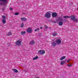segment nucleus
I'll use <instances>...</instances> for the list:
<instances>
[{"label":"nucleus","instance_id":"1","mask_svg":"<svg viewBox=\"0 0 78 78\" xmlns=\"http://www.w3.org/2000/svg\"><path fill=\"white\" fill-rule=\"evenodd\" d=\"M8 2V0H0V5H6Z\"/></svg>","mask_w":78,"mask_h":78},{"label":"nucleus","instance_id":"2","mask_svg":"<svg viewBox=\"0 0 78 78\" xmlns=\"http://www.w3.org/2000/svg\"><path fill=\"white\" fill-rule=\"evenodd\" d=\"M70 18H71V20H73V22H78V19H75V17L74 15H72L70 16Z\"/></svg>","mask_w":78,"mask_h":78},{"label":"nucleus","instance_id":"3","mask_svg":"<svg viewBox=\"0 0 78 78\" xmlns=\"http://www.w3.org/2000/svg\"><path fill=\"white\" fill-rule=\"evenodd\" d=\"M51 17V13L49 12H46L44 15V17L46 18H50Z\"/></svg>","mask_w":78,"mask_h":78},{"label":"nucleus","instance_id":"4","mask_svg":"<svg viewBox=\"0 0 78 78\" xmlns=\"http://www.w3.org/2000/svg\"><path fill=\"white\" fill-rule=\"evenodd\" d=\"M55 42L57 45H59L61 43V40L60 39H57L55 41Z\"/></svg>","mask_w":78,"mask_h":78},{"label":"nucleus","instance_id":"5","mask_svg":"<svg viewBox=\"0 0 78 78\" xmlns=\"http://www.w3.org/2000/svg\"><path fill=\"white\" fill-rule=\"evenodd\" d=\"M33 29L31 27L28 28L27 30V31L29 33H31L32 32Z\"/></svg>","mask_w":78,"mask_h":78},{"label":"nucleus","instance_id":"6","mask_svg":"<svg viewBox=\"0 0 78 78\" xmlns=\"http://www.w3.org/2000/svg\"><path fill=\"white\" fill-rule=\"evenodd\" d=\"M45 51L43 50H40L38 51V53L39 54H41V55H44L45 54Z\"/></svg>","mask_w":78,"mask_h":78},{"label":"nucleus","instance_id":"7","mask_svg":"<svg viewBox=\"0 0 78 78\" xmlns=\"http://www.w3.org/2000/svg\"><path fill=\"white\" fill-rule=\"evenodd\" d=\"M21 41H17L16 42V45H18V46H19V45H21Z\"/></svg>","mask_w":78,"mask_h":78},{"label":"nucleus","instance_id":"8","mask_svg":"<svg viewBox=\"0 0 78 78\" xmlns=\"http://www.w3.org/2000/svg\"><path fill=\"white\" fill-rule=\"evenodd\" d=\"M52 16L53 17H55L57 16V13L56 12L53 13L52 14Z\"/></svg>","mask_w":78,"mask_h":78},{"label":"nucleus","instance_id":"9","mask_svg":"<svg viewBox=\"0 0 78 78\" xmlns=\"http://www.w3.org/2000/svg\"><path fill=\"white\" fill-rule=\"evenodd\" d=\"M35 44V42H34V41H31L30 44V45H34Z\"/></svg>","mask_w":78,"mask_h":78},{"label":"nucleus","instance_id":"10","mask_svg":"<svg viewBox=\"0 0 78 78\" xmlns=\"http://www.w3.org/2000/svg\"><path fill=\"white\" fill-rule=\"evenodd\" d=\"M63 20L62 19L61 17H58V19L57 20V21H63Z\"/></svg>","mask_w":78,"mask_h":78},{"label":"nucleus","instance_id":"11","mask_svg":"<svg viewBox=\"0 0 78 78\" xmlns=\"http://www.w3.org/2000/svg\"><path fill=\"white\" fill-rule=\"evenodd\" d=\"M21 20L22 21H26L27 20V19L25 18H22L21 19Z\"/></svg>","mask_w":78,"mask_h":78},{"label":"nucleus","instance_id":"12","mask_svg":"<svg viewBox=\"0 0 78 78\" xmlns=\"http://www.w3.org/2000/svg\"><path fill=\"white\" fill-rule=\"evenodd\" d=\"M12 70L14 71V72H15V73H17L19 72V71H18V70H17L16 69H12Z\"/></svg>","mask_w":78,"mask_h":78},{"label":"nucleus","instance_id":"13","mask_svg":"<svg viewBox=\"0 0 78 78\" xmlns=\"http://www.w3.org/2000/svg\"><path fill=\"white\" fill-rule=\"evenodd\" d=\"M66 58V56H63L60 59V61H62L63 59H64Z\"/></svg>","mask_w":78,"mask_h":78},{"label":"nucleus","instance_id":"14","mask_svg":"<svg viewBox=\"0 0 78 78\" xmlns=\"http://www.w3.org/2000/svg\"><path fill=\"white\" fill-rule=\"evenodd\" d=\"M63 18H65V19H69V18H70V16H65L63 17Z\"/></svg>","mask_w":78,"mask_h":78},{"label":"nucleus","instance_id":"15","mask_svg":"<svg viewBox=\"0 0 78 78\" xmlns=\"http://www.w3.org/2000/svg\"><path fill=\"white\" fill-rule=\"evenodd\" d=\"M57 32H56L55 31L54 32V34H52V35L53 36H56V35H57Z\"/></svg>","mask_w":78,"mask_h":78},{"label":"nucleus","instance_id":"16","mask_svg":"<svg viewBox=\"0 0 78 78\" xmlns=\"http://www.w3.org/2000/svg\"><path fill=\"white\" fill-rule=\"evenodd\" d=\"M12 34L11 32H9L8 34H7V36H11L12 35Z\"/></svg>","mask_w":78,"mask_h":78},{"label":"nucleus","instance_id":"17","mask_svg":"<svg viewBox=\"0 0 78 78\" xmlns=\"http://www.w3.org/2000/svg\"><path fill=\"white\" fill-rule=\"evenodd\" d=\"M52 45L53 46H56V44L55 42H52Z\"/></svg>","mask_w":78,"mask_h":78},{"label":"nucleus","instance_id":"18","mask_svg":"<svg viewBox=\"0 0 78 78\" xmlns=\"http://www.w3.org/2000/svg\"><path fill=\"white\" fill-rule=\"evenodd\" d=\"M38 58H39L38 56H36V57L33 58V60H36V59H38Z\"/></svg>","mask_w":78,"mask_h":78},{"label":"nucleus","instance_id":"19","mask_svg":"<svg viewBox=\"0 0 78 78\" xmlns=\"http://www.w3.org/2000/svg\"><path fill=\"white\" fill-rule=\"evenodd\" d=\"M25 33H26V32L25 31H22L21 32V34L22 35H24L25 34Z\"/></svg>","mask_w":78,"mask_h":78},{"label":"nucleus","instance_id":"20","mask_svg":"<svg viewBox=\"0 0 78 78\" xmlns=\"http://www.w3.org/2000/svg\"><path fill=\"white\" fill-rule=\"evenodd\" d=\"M2 18L4 19L3 20H6V17L5 16L3 15L2 16Z\"/></svg>","mask_w":78,"mask_h":78},{"label":"nucleus","instance_id":"21","mask_svg":"<svg viewBox=\"0 0 78 78\" xmlns=\"http://www.w3.org/2000/svg\"><path fill=\"white\" fill-rule=\"evenodd\" d=\"M59 25L61 26L63 25V23L62 22H60L58 23Z\"/></svg>","mask_w":78,"mask_h":78},{"label":"nucleus","instance_id":"22","mask_svg":"<svg viewBox=\"0 0 78 78\" xmlns=\"http://www.w3.org/2000/svg\"><path fill=\"white\" fill-rule=\"evenodd\" d=\"M65 61H62L60 63V64L61 65H63L64 63H65Z\"/></svg>","mask_w":78,"mask_h":78},{"label":"nucleus","instance_id":"23","mask_svg":"<svg viewBox=\"0 0 78 78\" xmlns=\"http://www.w3.org/2000/svg\"><path fill=\"white\" fill-rule=\"evenodd\" d=\"M2 23H4V24H5L6 23V20H2Z\"/></svg>","mask_w":78,"mask_h":78},{"label":"nucleus","instance_id":"24","mask_svg":"<svg viewBox=\"0 0 78 78\" xmlns=\"http://www.w3.org/2000/svg\"><path fill=\"white\" fill-rule=\"evenodd\" d=\"M20 25L21 26V27L22 28L24 27V24H23V23H22Z\"/></svg>","mask_w":78,"mask_h":78},{"label":"nucleus","instance_id":"25","mask_svg":"<svg viewBox=\"0 0 78 78\" xmlns=\"http://www.w3.org/2000/svg\"><path fill=\"white\" fill-rule=\"evenodd\" d=\"M39 31V28H37L35 29L34 30L35 31Z\"/></svg>","mask_w":78,"mask_h":78},{"label":"nucleus","instance_id":"26","mask_svg":"<svg viewBox=\"0 0 78 78\" xmlns=\"http://www.w3.org/2000/svg\"><path fill=\"white\" fill-rule=\"evenodd\" d=\"M44 28H45V29H48V26H47L45 25L44 26Z\"/></svg>","mask_w":78,"mask_h":78},{"label":"nucleus","instance_id":"27","mask_svg":"<svg viewBox=\"0 0 78 78\" xmlns=\"http://www.w3.org/2000/svg\"><path fill=\"white\" fill-rule=\"evenodd\" d=\"M67 66H68L69 67H71L72 66V64H71L70 65L69 64H68L67 65Z\"/></svg>","mask_w":78,"mask_h":78},{"label":"nucleus","instance_id":"28","mask_svg":"<svg viewBox=\"0 0 78 78\" xmlns=\"http://www.w3.org/2000/svg\"><path fill=\"white\" fill-rule=\"evenodd\" d=\"M19 13L16 12L15 13V15H19Z\"/></svg>","mask_w":78,"mask_h":78},{"label":"nucleus","instance_id":"29","mask_svg":"<svg viewBox=\"0 0 78 78\" xmlns=\"http://www.w3.org/2000/svg\"><path fill=\"white\" fill-rule=\"evenodd\" d=\"M70 61V59H69L67 60V62H69Z\"/></svg>","mask_w":78,"mask_h":78},{"label":"nucleus","instance_id":"30","mask_svg":"<svg viewBox=\"0 0 78 78\" xmlns=\"http://www.w3.org/2000/svg\"><path fill=\"white\" fill-rule=\"evenodd\" d=\"M5 8H3V9H2V11H4V10H5Z\"/></svg>","mask_w":78,"mask_h":78},{"label":"nucleus","instance_id":"31","mask_svg":"<svg viewBox=\"0 0 78 78\" xmlns=\"http://www.w3.org/2000/svg\"><path fill=\"white\" fill-rule=\"evenodd\" d=\"M13 9L12 8H11L10 9V10H12Z\"/></svg>","mask_w":78,"mask_h":78},{"label":"nucleus","instance_id":"32","mask_svg":"<svg viewBox=\"0 0 78 78\" xmlns=\"http://www.w3.org/2000/svg\"><path fill=\"white\" fill-rule=\"evenodd\" d=\"M40 29H42V28H43L42 27H40Z\"/></svg>","mask_w":78,"mask_h":78},{"label":"nucleus","instance_id":"33","mask_svg":"<svg viewBox=\"0 0 78 78\" xmlns=\"http://www.w3.org/2000/svg\"><path fill=\"white\" fill-rule=\"evenodd\" d=\"M50 29H51V27H50Z\"/></svg>","mask_w":78,"mask_h":78},{"label":"nucleus","instance_id":"34","mask_svg":"<svg viewBox=\"0 0 78 78\" xmlns=\"http://www.w3.org/2000/svg\"><path fill=\"white\" fill-rule=\"evenodd\" d=\"M23 14H24V13H23Z\"/></svg>","mask_w":78,"mask_h":78}]
</instances>
